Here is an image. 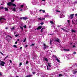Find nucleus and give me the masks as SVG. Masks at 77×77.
<instances>
[{
  "instance_id": "nucleus-1",
  "label": "nucleus",
  "mask_w": 77,
  "mask_h": 77,
  "mask_svg": "<svg viewBox=\"0 0 77 77\" xmlns=\"http://www.w3.org/2000/svg\"><path fill=\"white\" fill-rule=\"evenodd\" d=\"M12 2H10L8 3H7V5L8 6H11L12 5Z\"/></svg>"
},
{
  "instance_id": "nucleus-2",
  "label": "nucleus",
  "mask_w": 77,
  "mask_h": 77,
  "mask_svg": "<svg viewBox=\"0 0 77 77\" xmlns=\"http://www.w3.org/2000/svg\"><path fill=\"white\" fill-rule=\"evenodd\" d=\"M42 27V26H39V27H38L37 29L36 30H40Z\"/></svg>"
},
{
  "instance_id": "nucleus-3",
  "label": "nucleus",
  "mask_w": 77,
  "mask_h": 77,
  "mask_svg": "<svg viewBox=\"0 0 77 77\" xmlns=\"http://www.w3.org/2000/svg\"><path fill=\"white\" fill-rule=\"evenodd\" d=\"M74 14L70 15V17H71V19H72V18H74Z\"/></svg>"
},
{
  "instance_id": "nucleus-4",
  "label": "nucleus",
  "mask_w": 77,
  "mask_h": 77,
  "mask_svg": "<svg viewBox=\"0 0 77 77\" xmlns=\"http://www.w3.org/2000/svg\"><path fill=\"white\" fill-rule=\"evenodd\" d=\"M44 59H45V61H46V62H48V59H47V58L45 57H44Z\"/></svg>"
},
{
  "instance_id": "nucleus-5",
  "label": "nucleus",
  "mask_w": 77,
  "mask_h": 77,
  "mask_svg": "<svg viewBox=\"0 0 77 77\" xmlns=\"http://www.w3.org/2000/svg\"><path fill=\"white\" fill-rule=\"evenodd\" d=\"M4 9H5V10L6 11H8L9 10H8V9L6 7H5L4 8Z\"/></svg>"
},
{
  "instance_id": "nucleus-6",
  "label": "nucleus",
  "mask_w": 77,
  "mask_h": 77,
  "mask_svg": "<svg viewBox=\"0 0 77 77\" xmlns=\"http://www.w3.org/2000/svg\"><path fill=\"white\" fill-rule=\"evenodd\" d=\"M8 37H10L11 38H12V37L11 36L7 35V36L6 37V39H8Z\"/></svg>"
},
{
  "instance_id": "nucleus-7",
  "label": "nucleus",
  "mask_w": 77,
  "mask_h": 77,
  "mask_svg": "<svg viewBox=\"0 0 77 77\" xmlns=\"http://www.w3.org/2000/svg\"><path fill=\"white\" fill-rule=\"evenodd\" d=\"M27 19H28V18L27 17H23V20H27Z\"/></svg>"
},
{
  "instance_id": "nucleus-8",
  "label": "nucleus",
  "mask_w": 77,
  "mask_h": 77,
  "mask_svg": "<svg viewBox=\"0 0 77 77\" xmlns=\"http://www.w3.org/2000/svg\"><path fill=\"white\" fill-rule=\"evenodd\" d=\"M43 29H45V28H42L40 31L41 32H43Z\"/></svg>"
},
{
  "instance_id": "nucleus-9",
  "label": "nucleus",
  "mask_w": 77,
  "mask_h": 77,
  "mask_svg": "<svg viewBox=\"0 0 77 77\" xmlns=\"http://www.w3.org/2000/svg\"><path fill=\"white\" fill-rule=\"evenodd\" d=\"M59 77H63V75L60 74H59L58 75Z\"/></svg>"
},
{
  "instance_id": "nucleus-10",
  "label": "nucleus",
  "mask_w": 77,
  "mask_h": 77,
  "mask_svg": "<svg viewBox=\"0 0 77 77\" xmlns=\"http://www.w3.org/2000/svg\"><path fill=\"white\" fill-rule=\"evenodd\" d=\"M32 76H33L32 75H28L27 76H25V77H32Z\"/></svg>"
},
{
  "instance_id": "nucleus-11",
  "label": "nucleus",
  "mask_w": 77,
  "mask_h": 77,
  "mask_svg": "<svg viewBox=\"0 0 77 77\" xmlns=\"http://www.w3.org/2000/svg\"><path fill=\"white\" fill-rule=\"evenodd\" d=\"M63 50L67 51H69L70 50L69 49H63Z\"/></svg>"
},
{
  "instance_id": "nucleus-12",
  "label": "nucleus",
  "mask_w": 77,
  "mask_h": 77,
  "mask_svg": "<svg viewBox=\"0 0 77 77\" xmlns=\"http://www.w3.org/2000/svg\"><path fill=\"white\" fill-rule=\"evenodd\" d=\"M13 11L14 12H15L16 11V10L15 8H13Z\"/></svg>"
},
{
  "instance_id": "nucleus-13",
  "label": "nucleus",
  "mask_w": 77,
  "mask_h": 77,
  "mask_svg": "<svg viewBox=\"0 0 77 77\" xmlns=\"http://www.w3.org/2000/svg\"><path fill=\"white\" fill-rule=\"evenodd\" d=\"M6 20V19L4 18H0V20L1 21H2V20Z\"/></svg>"
},
{
  "instance_id": "nucleus-14",
  "label": "nucleus",
  "mask_w": 77,
  "mask_h": 77,
  "mask_svg": "<svg viewBox=\"0 0 77 77\" xmlns=\"http://www.w3.org/2000/svg\"><path fill=\"white\" fill-rule=\"evenodd\" d=\"M55 41H57V42H59V43L60 42H59V39L58 40H56Z\"/></svg>"
},
{
  "instance_id": "nucleus-15",
  "label": "nucleus",
  "mask_w": 77,
  "mask_h": 77,
  "mask_svg": "<svg viewBox=\"0 0 77 77\" xmlns=\"http://www.w3.org/2000/svg\"><path fill=\"white\" fill-rule=\"evenodd\" d=\"M77 73V71H75L73 72V74H76V73Z\"/></svg>"
},
{
  "instance_id": "nucleus-16",
  "label": "nucleus",
  "mask_w": 77,
  "mask_h": 77,
  "mask_svg": "<svg viewBox=\"0 0 77 77\" xmlns=\"http://www.w3.org/2000/svg\"><path fill=\"white\" fill-rule=\"evenodd\" d=\"M12 6H16V5L15 4H13L12 3Z\"/></svg>"
},
{
  "instance_id": "nucleus-17",
  "label": "nucleus",
  "mask_w": 77,
  "mask_h": 77,
  "mask_svg": "<svg viewBox=\"0 0 77 77\" xmlns=\"http://www.w3.org/2000/svg\"><path fill=\"white\" fill-rule=\"evenodd\" d=\"M8 56H9V55H8L7 56H6L5 58V59H8Z\"/></svg>"
},
{
  "instance_id": "nucleus-18",
  "label": "nucleus",
  "mask_w": 77,
  "mask_h": 77,
  "mask_svg": "<svg viewBox=\"0 0 77 77\" xmlns=\"http://www.w3.org/2000/svg\"><path fill=\"white\" fill-rule=\"evenodd\" d=\"M26 40H27V39H26V38L24 40H23V42H25Z\"/></svg>"
},
{
  "instance_id": "nucleus-19",
  "label": "nucleus",
  "mask_w": 77,
  "mask_h": 77,
  "mask_svg": "<svg viewBox=\"0 0 77 77\" xmlns=\"http://www.w3.org/2000/svg\"><path fill=\"white\" fill-rule=\"evenodd\" d=\"M61 29H62V30H63V31H64L65 32V29H64L63 28H62Z\"/></svg>"
},
{
  "instance_id": "nucleus-20",
  "label": "nucleus",
  "mask_w": 77,
  "mask_h": 77,
  "mask_svg": "<svg viewBox=\"0 0 77 77\" xmlns=\"http://www.w3.org/2000/svg\"><path fill=\"white\" fill-rule=\"evenodd\" d=\"M56 60H57V61L58 62H60V61L59 60V59H58L57 58V59H56Z\"/></svg>"
},
{
  "instance_id": "nucleus-21",
  "label": "nucleus",
  "mask_w": 77,
  "mask_h": 77,
  "mask_svg": "<svg viewBox=\"0 0 77 77\" xmlns=\"http://www.w3.org/2000/svg\"><path fill=\"white\" fill-rule=\"evenodd\" d=\"M50 23H51V24H54V23L53 22V21H50Z\"/></svg>"
},
{
  "instance_id": "nucleus-22",
  "label": "nucleus",
  "mask_w": 77,
  "mask_h": 77,
  "mask_svg": "<svg viewBox=\"0 0 77 77\" xmlns=\"http://www.w3.org/2000/svg\"><path fill=\"white\" fill-rule=\"evenodd\" d=\"M19 35H20L17 34V35H16L15 36V37H18V36H19Z\"/></svg>"
},
{
  "instance_id": "nucleus-23",
  "label": "nucleus",
  "mask_w": 77,
  "mask_h": 77,
  "mask_svg": "<svg viewBox=\"0 0 77 77\" xmlns=\"http://www.w3.org/2000/svg\"><path fill=\"white\" fill-rule=\"evenodd\" d=\"M13 47H15L16 48H17V45H13Z\"/></svg>"
},
{
  "instance_id": "nucleus-24",
  "label": "nucleus",
  "mask_w": 77,
  "mask_h": 77,
  "mask_svg": "<svg viewBox=\"0 0 77 77\" xmlns=\"http://www.w3.org/2000/svg\"><path fill=\"white\" fill-rule=\"evenodd\" d=\"M48 63V66H49V67H50L51 66V65H50V63Z\"/></svg>"
},
{
  "instance_id": "nucleus-25",
  "label": "nucleus",
  "mask_w": 77,
  "mask_h": 77,
  "mask_svg": "<svg viewBox=\"0 0 77 77\" xmlns=\"http://www.w3.org/2000/svg\"><path fill=\"white\" fill-rule=\"evenodd\" d=\"M74 4H75V5H76V4H77V1H75L74 2Z\"/></svg>"
},
{
  "instance_id": "nucleus-26",
  "label": "nucleus",
  "mask_w": 77,
  "mask_h": 77,
  "mask_svg": "<svg viewBox=\"0 0 77 77\" xmlns=\"http://www.w3.org/2000/svg\"><path fill=\"white\" fill-rule=\"evenodd\" d=\"M22 65V63H20L19 64V66H21Z\"/></svg>"
},
{
  "instance_id": "nucleus-27",
  "label": "nucleus",
  "mask_w": 77,
  "mask_h": 77,
  "mask_svg": "<svg viewBox=\"0 0 77 77\" xmlns=\"http://www.w3.org/2000/svg\"><path fill=\"white\" fill-rule=\"evenodd\" d=\"M20 28L21 29H22V31H23V27H21V26H20Z\"/></svg>"
},
{
  "instance_id": "nucleus-28",
  "label": "nucleus",
  "mask_w": 77,
  "mask_h": 77,
  "mask_svg": "<svg viewBox=\"0 0 77 77\" xmlns=\"http://www.w3.org/2000/svg\"><path fill=\"white\" fill-rule=\"evenodd\" d=\"M23 27H24V28H25V29H26V25H25Z\"/></svg>"
},
{
  "instance_id": "nucleus-29",
  "label": "nucleus",
  "mask_w": 77,
  "mask_h": 77,
  "mask_svg": "<svg viewBox=\"0 0 77 77\" xmlns=\"http://www.w3.org/2000/svg\"><path fill=\"white\" fill-rule=\"evenodd\" d=\"M25 63L26 64H28V63H29V61H26Z\"/></svg>"
},
{
  "instance_id": "nucleus-30",
  "label": "nucleus",
  "mask_w": 77,
  "mask_h": 77,
  "mask_svg": "<svg viewBox=\"0 0 77 77\" xmlns=\"http://www.w3.org/2000/svg\"><path fill=\"white\" fill-rule=\"evenodd\" d=\"M35 45V44H32L31 45V46H34Z\"/></svg>"
},
{
  "instance_id": "nucleus-31",
  "label": "nucleus",
  "mask_w": 77,
  "mask_h": 77,
  "mask_svg": "<svg viewBox=\"0 0 77 77\" xmlns=\"http://www.w3.org/2000/svg\"><path fill=\"white\" fill-rule=\"evenodd\" d=\"M75 32V30H72V32Z\"/></svg>"
},
{
  "instance_id": "nucleus-32",
  "label": "nucleus",
  "mask_w": 77,
  "mask_h": 77,
  "mask_svg": "<svg viewBox=\"0 0 77 77\" xmlns=\"http://www.w3.org/2000/svg\"><path fill=\"white\" fill-rule=\"evenodd\" d=\"M23 7H24V5H21V8H23Z\"/></svg>"
},
{
  "instance_id": "nucleus-33",
  "label": "nucleus",
  "mask_w": 77,
  "mask_h": 77,
  "mask_svg": "<svg viewBox=\"0 0 77 77\" xmlns=\"http://www.w3.org/2000/svg\"><path fill=\"white\" fill-rule=\"evenodd\" d=\"M77 54V53L75 52H73V54Z\"/></svg>"
},
{
  "instance_id": "nucleus-34",
  "label": "nucleus",
  "mask_w": 77,
  "mask_h": 77,
  "mask_svg": "<svg viewBox=\"0 0 77 77\" xmlns=\"http://www.w3.org/2000/svg\"><path fill=\"white\" fill-rule=\"evenodd\" d=\"M41 25H43V24H44V23H43V22H41Z\"/></svg>"
},
{
  "instance_id": "nucleus-35",
  "label": "nucleus",
  "mask_w": 77,
  "mask_h": 77,
  "mask_svg": "<svg viewBox=\"0 0 77 77\" xmlns=\"http://www.w3.org/2000/svg\"><path fill=\"white\" fill-rule=\"evenodd\" d=\"M56 12H60V11H59L57 10L56 11Z\"/></svg>"
},
{
  "instance_id": "nucleus-36",
  "label": "nucleus",
  "mask_w": 77,
  "mask_h": 77,
  "mask_svg": "<svg viewBox=\"0 0 77 77\" xmlns=\"http://www.w3.org/2000/svg\"><path fill=\"white\" fill-rule=\"evenodd\" d=\"M50 44L51 45V39L50 40Z\"/></svg>"
},
{
  "instance_id": "nucleus-37",
  "label": "nucleus",
  "mask_w": 77,
  "mask_h": 77,
  "mask_svg": "<svg viewBox=\"0 0 77 77\" xmlns=\"http://www.w3.org/2000/svg\"><path fill=\"white\" fill-rule=\"evenodd\" d=\"M1 9H4V7H2L1 8Z\"/></svg>"
},
{
  "instance_id": "nucleus-38",
  "label": "nucleus",
  "mask_w": 77,
  "mask_h": 77,
  "mask_svg": "<svg viewBox=\"0 0 77 77\" xmlns=\"http://www.w3.org/2000/svg\"><path fill=\"white\" fill-rule=\"evenodd\" d=\"M14 1H15V0H11V2H14Z\"/></svg>"
},
{
  "instance_id": "nucleus-39",
  "label": "nucleus",
  "mask_w": 77,
  "mask_h": 77,
  "mask_svg": "<svg viewBox=\"0 0 77 77\" xmlns=\"http://www.w3.org/2000/svg\"><path fill=\"white\" fill-rule=\"evenodd\" d=\"M67 22L68 23H70V20H68Z\"/></svg>"
},
{
  "instance_id": "nucleus-40",
  "label": "nucleus",
  "mask_w": 77,
  "mask_h": 77,
  "mask_svg": "<svg viewBox=\"0 0 77 77\" xmlns=\"http://www.w3.org/2000/svg\"><path fill=\"white\" fill-rule=\"evenodd\" d=\"M43 45L44 46V47H46V45H45V44H44Z\"/></svg>"
},
{
  "instance_id": "nucleus-41",
  "label": "nucleus",
  "mask_w": 77,
  "mask_h": 77,
  "mask_svg": "<svg viewBox=\"0 0 77 77\" xmlns=\"http://www.w3.org/2000/svg\"><path fill=\"white\" fill-rule=\"evenodd\" d=\"M42 12L43 13H45V10H42Z\"/></svg>"
},
{
  "instance_id": "nucleus-42",
  "label": "nucleus",
  "mask_w": 77,
  "mask_h": 77,
  "mask_svg": "<svg viewBox=\"0 0 77 77\" xmlns=\"http://www.w3.org/2000/svg\"><path fill=\"white\" fill-rule=\"evenodd\" d=\"M10 62L11 63H12V61L11 60H10Z\"/></svg>"
},
{
  "instance_id": "nucleus-43",
  "label": "nucleus",
  "mask_w": 77,
  "mask_h": 77,
  "mask_svg": "<svg viewBox=\"0 0 77 77\" xmlns=\"http://www.w3.org/2000/svg\"><path fill=\"white\" fill-rule=\"evenodd\" d=\"M73 48H75V47H76L75 45H73Z\"/></svg>"
},
{
  "instance_id": "nucleus-44",
  "label": "nucleus",
  "mask_w": 77,
  "mask_h": 77,
  "mask_svg": "<svg viewBox=\"0 0 77 77\" xmlns=\"http://www.w3.org/2000/svg\"><path fill=\"white\" fill-rule=\"evenodd\" d=\"M14 29H15V27H13L12 28V30H14Z\"/></svg>"
},
{
  "instance_id": "nucleus-45",
  "label": "nucleus",
  "mask_w": 77,
  "mask_h": 77,
  "mask_svg": "<svg viewBox=\"0 0 77 77\" xmlns=\"http://www.w3.org/2000/svg\"><path fill=\"white\" fill-rule=\"evenodd\" d=\"M23 17H21L20 19H19V20H22V19H23Z\"/></svg>"
},
{
  "instance_id": "nucleus-46",
  "label": "nucleus",
  "mask_w": 77,
  "mask_h": 77,
  "mask_svg": "<svg viewBox=\"0 0 77 77\" xmlns=\"http://www.w3.org/2000/svg\"><path fill=\"white\" fill-rule=\"evenodd\" d=\"M47 70H48V69H49L48 68V66H47Z\"/></svg>"
},
{
  "instance_id": "nucleus-47",
  "label": "nucleus",
  "mask_w": 77,
  "mask_h": 77,
  "mask_svg": "<svg viewBox=\"0 0 77 77\" xmlns=\"http://www.w3.org/2000/svg\"><path fill=\"white\" fill-rule=\"evenodd\" d=\"M17 42H17V41H16L15 42V44H17Z\"/></svg>"
},
{
  "instance_id": "nucleus-48",
  "label": "nucleus",
  "mask_w": 77,
  "mask_h": 77,
  "mask_svg": "<svg viewBox=\"0 0 77 77\" xmlns=\"http://www.w3.org/2000/svg\"><path fill=\"white\" fill-rule=\"evenodd\" d=\"M8 29V27H6L5 28L6 30H7V29Z\"/></svg>"
},
{
  "instance_id": "nucleus-49",
  "label": "nucleus",
  "mask_w": 77,
  "mask_h": 77,
  "mask_svg": "<svg viewBox=\"0 0 77 77\" xmlns=\"http://www.w3.org/2000/svg\"><path fill=\"white\" fill-rule=\"evenodd\" d=\"M28 46V45H26L25 46V47H27Z\"/></svg>"
},
{
  "instance_id": "nucleus-50",
  "label": "nucleus",
  "mask_w": 77,
  "mask_h": 77,
  "mask_svg": "<svg viewBox=\"0 0 77 77\" xmlns=\"http://www.w3.org/2000/svg\"><path fill=\"white\" fill-rule=\"evenodd\" d=\"M38 20H42V19L41 18H38Z\"/></svg>"
},
{
  "instance_id": "nucleus-51",
  "label": "nucleus",
  "mask_w": 77,
  "mask_h": 77,
  "mask_svg": "<svg viewBox=\"0 0 77 77\" xmlns=\"http://www.w3.org/2000/svg\"><path fill=\"white\" fill-rule=\"evenodd\" d=\"M2 74L0 72V76H2Z\"/></svg>"
},
{
  "instance_id": "nucleus-52",
  "label": "nucleus",
  "mask_w": 77,
  "mask_h": 77,
  "mask_svg": "<svg viewBox=\"0 0 77 77\" xmlns=\"http://www.w3.org/2000/svg\"><path fill=\"white\" fill-rule=\"evenodd\" d=\"M0 53H1V54H2V55H3V54H3V53H2V52H0Z\"/></svg>"
},
{
  "instance_id": "nucleus-53",
  "label": "nucleus",
  "mask_w": 77,
  "mask_h": 77,
  "mask_svg": "<svg viewBox=\"0 0 77 77\" xmlns=\"http://www.w3.org/2000/svg\"><path fill=\"white\" fill-rule=\"evenodd\" d=\"M46 46L45 47H44V48H44V49H45L46 48Z\"/></svg>"
},
{
  "instance_id": "nucleus-54",
  "label": "nucleus",
  "mask_w": 77,
  "mask_h": 77,
  "mask_svg": "<svg viewBox=\"0 0 77 77\" xmlns=\"http://www.w3.org/2000/svg\"><path fill=\"white\" fill-rule=\"evenodd\" d=\"M45 18H42V20H44Z\"/></svg>"
},
{
  "instance_id": "nucleus-55",
  "label": "nucleus",
  "mask_w": 77,
  "mask_h": 77,
  "mask_svg": "<svg viewBox=\"0 0 77 77\" xmlns=\"http://www.w3.org/2000/svg\"><path fill=\"white\" fill-rule=\"evenodd\" d=\"M58 27H60V26L58 25Z\"/></svg>"
},
{
  "instance_id": "nucleus-56",
  "label": "nucleus",
  "mask_w": 77,
  "mask_h": 77,
  "mask_svg": "<svg viewBox=\"0 0 77 77\" xmlns=\"http://www.w3.org/2000/svg\"><path fill=\"white\" fill-rule=\"evenodd\" d=\"M42 11V10H39V11L40 12H41V11Z\"/></svg>"
},
{
  "instance_id": "nucleus-57",
  "label": "nucleus",
  "mask_w": 77,
  "mask_h": 77,
  "mask_svg": "<svg viewBox=\"0 0 77 77\" xmlns=\"http://www.w3.org/2000/svg\"><path fill=\"white\" fill-rule=\"evenodd\" d=\"M32 73H33V74H35V72H32Z\"/></svg>"
},
{
  "instance_id": "nucleus-58",
  "label": "nucleus",
  "mask_w": 77,
  "mask_h": 77,
  "mask_svg": "<svg viewBox=\"0 0 77 77\" xmlns=\"http://www.w3.org/2000/svg\"><path fill=\"white\" fill-rule=\"evenodd\" d=\"M54 35V34H50V35Z\"/></svg>"
},
{
  "instance_id": "nucleus-59",
  "label": "nucleus",
  "mask_w": 77,
  "mask_h": 77,
  "mask_svg": "<svg viewBox=\"0 0 77 77\" xmlns=\"http://www.w3.org/2000/svg\"><path fill=\"white\" fill-rule=\"evenodd\" d=\"M23 48L22 47H21L20 48V49H21Z\"/></svg>"
},
{
  "instance_id": "nucleus-60",
  "label": "nucleus",
  "mask_w": 77,
  "mask_h": 77,
  "mask_svg": "<svg viewBox=\"0 0 77 77\" xmlns=\"http://www.w3.org/2000/svg\"><path fill=\"white\" fill-rule=\"evenodd\" d=\"M17 41H20V39H18L17 40Z\"/></svg>"
},
{
  "instance_id": "nucleus-61",
  "label": "nucleus",
  "mask_w": 77,
  "mask_h": 77,
  "mask_svg": "<svg viewBox=\"0 0 77 77\" xmlns=\"http://www.w3.org/2000/svg\"><path fill=\"white\" fill-rule=\"evenodd\" d=\"M5 39L6 41H8V38Z\"/></svg>"
},
{
  "instance_id": "nucleus-62",
  "label": "nucleus",
  "mask_w": 77,
  "mask_h": 77,
  "mask_svg": "<svg viewBox=\"0 0 77 77\" xmlns=\"http://www.w3.org/2000/svg\"><path fill=\"white\" fill-rule=\"evenodd\" d=\"M55 58L56 59H57V57L55 56Z\"/></svg>"
},
{
  "instance_id": "nucleus-63",
  "label": "nucleus",
  "mask_w": 77,
  "mask_h": 77,
  "mask_svg": "<svg viewBox=\"0 0 77 77\" xmlns=\"http://www.w3.org/2000/svg\"><path fill=\"white\" fill-rule=\"evenodd\" d=\"M42 1H44V2H45V0H42Z\"/></svg>"
},
{
  "instance_id": "nucleus-64",
  "label": "nucleus",
  "mask_w": 77,
  "mask_h": 77,
  "mask_svg": "<svg viewBox=\"0 0 77 77\" xmlns=\"http://www.w3.org/2000/svg\"><path fill=\"white\" fill-rule=\"evenodd\" d=\"M45 76H42V77H45Z\"/></svg>"
}]
</instances>
